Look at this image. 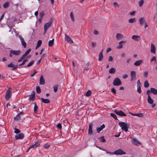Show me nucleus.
Returning <instances> with one entry per match:
<instances>
[{
  "mask_svg": "<svg viewBox=\"0 0 157 157\" xmlns=\"http://www.w3.org/2000/svg\"><path fill=\"white\" fill-rule=\"evenodd\" d=\"M59 86V85L56 84L53 86V90L55 92H56L57 91Z\"/></svg>",
  "mask_w": 157,
  "mask_h": 157,
  "instance_id": "nucleus-27",
  "label": "nucleus"
},
{
  "mask_svg": "<svg viewBox=\"0 0 157 157\" xmlns=\"http://www.w3.org/2000/svg\"><path fill=\"white\" fill-rule=\"evenodd\" d=\"M132 141L134 144L136 146L140 144V142L135 138H132Z\"/></svg>",
  "mask_w": 157,
  "mask_h": 157,
  "instance_id": "nucleus-13",
  "label": "nucleus"
},
{
  "mask_svg": "<svg viewBox=\"0 0 157 157\" xmlns=\"http://www.w3.org/2000/svg\"><path fill=\"white\" fill-rule=\"evenodd\" d=\"M45 83L43 75H41L40 79V85H44Z\"/></svg>",
  "mask_w": 157,
  "mask_h": 157,
  "instance_id": "nucleus-18",
  "label": "nucleus"
},
{
  "mask_svg": "<svg viewBox=\"0 0 157 157\" xmlns=\"http://www.w3.org/2000/svg\"><path fill=\"white\" fill-rule=\"evenodd\" d=\"M36 90L37 93L39 94L41 92V90L39 86H37L36 87Z\"/></svg>",
  "mask_w": 157,
  "mask_h": 157,
  "instance_id": "nucleus-34",
  "label": "nucleus"
},
{
  "mask_svg": "<svg viewBox=\"0 0 157 157\" xmlns=\"http://www.w3.org/2000/svg\"><path fill=\"white\" fill-rule=\"evenodd\" d=\"M147 102L150 104H152L153 103V101L150 95H148Z\"/></svg>",
  "mask_w": 157,
  "mask_h": 157,
  "instance_id": "nucleus-24",
  "label": "nucleus"
},
{
  "mask_svg": "<svg viewBox=\"0 0 157 157\" xmlns=\"http://www.w3.org/2000/svg\"><path fill=\"white\" fill-rule=\"evenodd\" d=\"M132 38L134 40L137 41H138L140 39V36L137 35H133L132 36Z\"/></svg>",
  "mask_w": 157,
  "mask_h": 157,
  "instance_id": "nucleus-16",
  "label": "nucleus"
},
{
  "mask_svg": "<svg viewBox=\"0 0 157 157\" xmlns=\"http://www.w3.org/2000/svg\"><path fill=\"white\" fill-rule=\"evenodd\" d=\"M65 39L68 43L70 44H71L73 43V40L69 37V36L66 34H65Z\"/></svg>",
  "mask_w": 157,
  "mask_h": 157,
  "instance_id": "nucleus-14",
  "label": "nucleus"
},
{
  "mask_svg": "<svg viewBox=\"0 0 157 157\" xmlns=\"http://www.w3.org/2000/svg\"><path fill=\"white\" fill-rule=\"evenodd\" d=\"M116 37L117 40H119L123 38V35L121 34L117 33L116 34Z\"/></svg>",
  "mask_w": 157,
  "mask_h": 157,
  "instance_id": "nucleus-23",
  "label": "nucleus"
},
{
  "mask_svg": "<svg viewBox=\"0 0 157 157\" xmlns=\"http://www.w3.org/2000/svg\"><path fill=\"white\" fill-rule=\"evenodd\" d=\"M141 86V83L140 82V79H139L137 82V86Z\"/></svg>",
  "mask_w": 157,
  "mask_h": 157,
  "instance_id": "nucleus-55",
  "label": "nucleus"
},
{
  "mask_svg": "<svg viewBox=\"0 0 157 157\" xmlns=\"http://www.w3.org/2000/svg\"><path fill=\"white\" fill-rule=\"evenodd\" d=\"M22 44L25 48H26L27 46L26 43L25 42L24 39L21 41Z\"/></svg>",
  "mask_w": 157,
  "mask_h": 157,
  "instance_id": "nucleus-33",
  "label": "nucleus"
},
{
  "mask_svg": "<svg viewBox=\"0 0 157 157\" xmlns=\"http://www.w3.org/2000/svg\"><path fill=\"white\" fill-rule=\"evenodd\" d=\"M154 60L155 61H156V57L155 56H153L152 58L151 59V62H152V61H154Z\"/></svg>",
  "mask_w": 157,
  "mask_h": 157,
  "instance_id": "nucleus-58",
  "label": "nucleus"
},
{
  "mask_svg": "<svg viewBox=\"0 0 157 157\" xmlns=\"http://www.w3.org/2000/svg\"><path fill=\"white\" fill-rule=\"evenodd\" d=\"M36 98L35 96H32V97H29V101H34L35 100Z\"/></svg>",
  "mask_w": 157,
  "mask_h": 157,
  "instance_id": "nucleus-42",
  "label": "nucleus"
},
{
  "mask_svg": "<svg viewBox=\"0 0 157 157\" xmlns=\"http://www.w3.org/2000/svg\"><path fill=\"white\" fill-rule=\"evenodd\" d=\"M41 100L44 103H49L50 102V101L48 99H45L41 98Z\"/></svg>",
  "mask_w": 157,
  "mask_h": 157,
  "instance_id": "nucleus-22",
  "label": "nucleus"
},
{
  "mask_svg": "<svg viewBox=\"0 0 157 157\" xmlns=\"http://www.w3.org/2000/svg\"><path fill=\"white\" fill-rule=\"evenodd\" d=\"M113 84L115 86H119L121 85L122 83L120 79L118 78L117 77L114 79Z\"/></svg>",
  "mask_w": 157,
  "mask_h": 157,
  "instance_id": "nucleus-4",
  "label": "nucleus"
},
{
  "mask_svg": "<svg viewBox=\"0 0 157 157\" xmlns=\"http://www.w3.org/2000/svg\"><path fill=\"white\" fill-rule=\"evenodd\" d=\"M27 56V55L25 53V54H24L21 57L24 59Z\"/></svg>",
  "mask_w": 157,
  "mask_h": 157,
  "instance_id": "nucleus-64",
  "label": "nucleus"
},
{
  "mask_svg": "<svg viewBox=\"0 0 157 157\" xmlns=\"http://www.w3.org/2000/svg\"><path fill=\"white\" fill-rule=\"evenodd\" d=\"M136 21V19L135 18H133L129 19L128 20V22L130 23H134Z\"/></svg>",
  "mask_w": 157,
  "mask_h": 157,
  "instance_id": "nucleus-28",
  "label": "nucleus"
},
{
  "mask_svg": "<svg viewBox=\"0 0 157 157\" xmlns=\"http://www.w3.org/2000/svg\"><path fill=\"white\" fill-rule=\"evenodd\" d=\"M116 69L113 67H112L109 70V72L111 74H113L115 73Z\"/></svg>",
  "mask_w": 157,
  "mask_h": 157,
  "instance_id": "nucleus-25",
  "label": "nucleus"
},
{
  "mask_svg": "<svg viewBox=\"0 0 157 157\" xmlns=\"http://www.w3.org/2000/svg\"><path fill=\"white\" fill-rule=\"evenodd\" d=\"M107 153L111 154H115L117 155H122L126 154L125 152L122 149H121L115 151L114 153L108 152H107Z\"/></svg>",
  "mask_w": 157,
  "mask_h": 157,
  "instance_id": "nucleus-3",
  "label": "nucleus"
},
{
  "mask_svg": "<svg viewBox=\"0 0 157 157\" xmlns=\"http://www.w3.org/2000/svg\"><path fill=\"white\" fill-rule=\"evenodd\" d=\"M92 46L94 48L95 47L96 45V44L95 43L92 42H91Z\"/></svg>",
  "mask_w": 157,
  "mask_h": 157,
  "instance_id": "nucleus-63",
  "label": "nucleus"
},
{
  "mask_svg": "<svg viewBox=\"0 0 157 157\" xmlns=\"http://www.w3.org/2000/svg\"><path fill=\"white\" fill-rule=\"evenodd\" d=\"M149 84L148 81L145 80L144 82V87L145 88H147L149 86Z\"/></svg>",
  "mask_w": 157,
  "mask_h": 157,
  "instance_id": "nucleus-36",
  "label": "nucleus"
},
{
  "mask_svg": "<svg viewBox=\"0 0 157 157\" xmlns=\"http://www.w3.org/2000/svg\"><path fill=\"white\" fill-rule=\"evenodd\" d=\"M10 52H11L13 55L16 56H18L20 54L21 52L20 50L15 51L11 50L10 51Z\"/></svg>",
  "mask_w": 157,
  "mask_h": 157,
  "instance_id": "nucleus-8",
  "label": "nucleus"
},
{
  "mask_svg": "<svg viewBox=\"0 0 157 157\" xmlns=\"http://www.w3.org/2000/svg\"><path fill=\"white\" fill-rule=\"evenodd\" d=\"M34 61L32 60L30 63H29L27 65V67H29L32 66L34 63Z\"/></svg>",
  "mask_w": 157,
  "mask_h": 157,
  "instance_id": "nucleus-39",
  "label": "nucleus"
},
{
  "mask_svg": "<svg viewBox=\"0 0 157 157\" xmlns=\"http://www.w3.org/2000/svg\"><path fill=\"white\" fill-rule=\"evenodd\" d=\"M130 76L131 77L130 81L131 82L135 80L136 79V72L134 71H131Z\"/></svg>",
  "mask_w": 157,
  "mask_h": 157,
  "instance_id": "nucleus-6",
  "label": "nucleus"
},
{
  "mask_svg": "<svg viewBox=\"0 0 157 157\" xmlns=\"http://www.w3.org/2000/svg\"><path fill=\"white\" fill-rule=\"evenodd\" d=\"M9 6V3L8 2H7L3 5V7L4 8H7Z\"/></svg>",
  "mask_w": 157,
  "mask_h": 157,
  "instance_id": "nucleus-30",
  "label": "nucleus"
},
{
  "mask_svg": "<svg viewBox=\"0 0 157 157\" xmlns=\"http://www.w3.org/2000/svg\"><path fill=\"white\" fill-rule=\"evenodd\" d=\"M7 67H12V70H14L17 68L18 67V65H14L13 63H11L7 65Z\"/></svg>",
  "mask_w": 157,
  "mask_h": 157,
  "instance_id": "nucleus-10",
  "label": "nucleus"
},
{
  "mask_svg": "<svg viewBox=\"0 0 157 157\" xmlns=\"http://www.w3.org/2000/svg\"><path fill=\"white\" fill-rule=\"evenodd\" d=\"M111 91L114 94H116L117 93L116 91L114 88H112L111 90Z\"/></svg>",
  "mask_w": 157,
  "mask_h": 157,
  "instance_id": "nucleus-47",
  "label": "nucleus"
},
{
  "mask_svg": "<svg viewBox=\"0 0 157 157\" xmlns=\"http://www.w3.org/2000/svg\"><path fill=\"white\" fill-rule=\"evenodd\" d=\"M57 127L59 128V129H61L62 128V125L61 123L58 124L57 125Z\"/></svg>",
  "mask_w": 157,
  "mask_h": 157,
  "instance_id": "nucleus-51",
  "label": "nucleus"
},
{
  "mask_svg": "<svg viewBox=\"0 0 157 157\" xmlns=\"http://www.w3.org/2000/svg\"><path fill=\"white\" fill-rule=\"evenodd\" d=\"M54 39H53L52 40H50L48 42V46H52L54 45Z\"/></svg>",
  "mask_w": 157,
  "mask_h": 157,
  "instance_id": "nucleus-26",
  "label": "nucleus"
},
{
  "mask_svg": "<svg viewBox=\"0 0 157 157\" xmlns=\"http://www.w3.org/2000/svg\"><path fill=\"white\" fill-rule=\"evenodd\" d=\"M91 91L88 90L86 94L85 95L86 96H89L91 95Z\"/></svg>",
  "mask_w": 157,
  "mask_h": 157,
  "instance_id": "nucleus-40",
  "label": "nucleus"
},
{
  "mask_svg": "<svg viewBox=\"0 0 157 157\" xmlns=\"http://www.w3.org/2000/svg\"><path fill=\"white\" fill-rule=\"evenodd\" d=\"M118 124L121 127V129L125 132L128 131V127L127 124L124 122H120Z\"/></svg>",
  "mask_w": 157,
  "mask_h": 157,
  "instance_id": "nucleus-2",
  "label": "nucleus"
},
{
  "mask_svg": "<svg viewBox=\"0 0 157 157\" xmlns=\"http://www.w3.org/2000/svg\"><path fill=\"white\" fill-rule=\"evenodd\" d=\"M105 126L104 124H103L100 127H98L97 128V132L99 133L104 128H105Z\"/></svg>",
  "mask_w": 157,
  "mask_h": 157,
  "instance_id": "nucleus-17",
  "label": "nucleus"
},
{
  "mask_svg": "<svg viewBox=\"0 0 157 157\" xmlns=\"http://www.w3.org/2000/svg\"><path fill=\"white\" fill-rule=\"evenodd\" d=\"M35 147L34 144H33L32 145H31V146H30L29 147V149L27 150L26 151V152H28V151L31 148H34Z\"/></svg>",
  "mask_w": 157,
  "mask_h": 157,
  "instance_id": "nucleus-49",
  "label": "nucleus"
},
{
  "mask_svg": "<svg viewBox=\"0 0 157 157\" xmlns=\"http://www.w3.org/2000/svg\"><path fill=\"white\" fill-rule=\"evenodd\" d=\"M113 60V58L112 56H110L109 57V58L108 59V61L109 62H110L112 61Z\"/></svg>",
  "mask_w": 157,
  "mask_h": 157,
  "instance_id": "nucleus-59",
  "label": "nucleus"
},
{
  "mask_svg": "<svg viewBox=\"0 0 157 157\" xmlns=\"http://www.w3.org/2000/svg\"><path fill=\"white\" fill-rule=\"evenodd\" d=\"M144 0H140L138 2L139 5L140 7L142 6L144 4Z\"/></svg>",
  "mask_w": 157,
  "mask_h": 157,
  "instance_id": "nucleus-38",
  "label": "nucleus"
},
{
  "mask_svg": "<svg viewBox=\"0 0 157 157\" xmlns=\"http://www.w3.org/2000/svg\"><path fill=\"white\" fill-rule=\"evenodd\" d=\"M115 113L117 115L121 116H126V114L121 110L118 111L117 110H114Z\"/></svg>",
  "mask_w": 157,
  "mask_h": 157,
  "instance_id": "nucleus-7",
  "label": "nucleus"
},
{
  "mask_svg": "<svg viewBox=\"0 0 157 157\" xmlns=\"http://www.w3.org/2000/svg\"><path fill=\"white\" fill-rule=\"evenodd\" d=\"M144 19L143 17L139 19L140 24V25H142L143 24L144 22Z\"/></svg>",
  "mask_w": 157,
  "mask_h": 157,
  "instance_id": "nucleus-32",
  "label": "nucleus"
},
{
  "mask_svg": "<svg viewBox=\"0 0 157 157\" xmlns=\"http://www.w3.org/2000/svg\"><path fill=\"white\" fill-rule=\"evenodd\" d=\"M103 50L102 49L101 50V52L99 53V58L98 59V60L99 61H101L103 59Z\"/></svg>",
  "mask_w": 157,
  "mask_h": 157,
  "instance_id": "nucleus-20",
  "label": "nucleus"
},
{
  "mask_svg": "<svg viewBox=\"0 0 157 157\" xmlns=\"http://www.w3.org/2000/svg\"><path fill=\"white\" fill-rule=\"evenodd\" d=\"M10 89L11 88H9L6 91V94L5 97L6 100H9L11 96V92L10 90Z\"/></svg>",
  "mask_w": 157,
  "mask_h": 157,
  "instance_id": "nucleus-5",
  "label": "nucleus"
},
{
  "mask_svg": "<svg viewBox=\"0 0 157 157\" xmlns=\"http://www.w3.org/2000/svg\"><path fill=\"white\" fill-rule=\"evenodd\" d=\"M53 21V19L51 18L50 21L46 23L44 26V34L46 33L48 29L51 26Z\"/></svg>",
  "mask_w": 157,
  "mask_h": 157,
  "instance_id": "nucleus-1",
  "label": "nucleus"
},
{
  "mask_svg": "<svg viewBox=\"0 0 157 157\" xmlns=\"http://www.w3.org/2000/svg\"><path fill=\"white\" fill-rule=\"evenodd\" d=\"M35 92L33 90L32 92V94L30 95V96H35Z\"/></svg>",
  "mask_w": 157,
  "mask_h": 157,
  "instance_id": "nucleus-62",
  "label": "nucleus"
},
{
  "mask_svg": "<svg viewBox=\"0 0 157 157\" xmlns=\"http://www.w3.org/2000/svg\"><path fill=\"white\" fill-rule=\"evenodd\" d=\"M42 41L41 40H39L37 41V44L39 46H40V45L41 44H42Z\"/></svg>",
  "mask_w": 157,
  "mask_h": 157,
  "instance_id": "nucleus-53",
  "label": "nucleus"
},
{
  "mask_svg": "<svg viewBox=\"0 0 157 157\" xmlns=\"http://www.w3.org/2000/svg\"><path fill=\"white\" fill-rule=\"evenodd\" d=\"M130 113L133 116H137L139 117H142L143 116V115L142 113H140L138 114L137 113Z\"/></svg>",
  "mask_w": 157,
  "mask_h": 157,
  "instance_id": "nucleus-19",
  "label": "nucleus"
},
{
  "mask_svg": "<svg viewBox=\"0 0 157 157\" xmlns=\"http://www.w3.org/2000/svg\"><path fill=\"white\" fill-rule=\"evenodd\" d=\"M28 61V59H27V58H25V59H24L23 60V61L22 62V63L24 64H25V63L27 62Z\"/></svg>",
  "mask_w": 157,
  "mask_h": 157,
  "instance_id": "nucleus-54",
  "label": "nucleus"
},
{
  "mask_svg": "<svg viewBox=\"0 0 157 157\" xmlns=\"http://www.w3.org/2000/svg\"><path fill=\"white\" fill-rule=\"evenodd\" d=\"M40 142L39 143L38 141H36L35 144H34L35 147H36L39 145L40 144Z\"/></svg>",
  "mask_w": 157,
  "mask_h": 157,
  "instance_id": "nucleus-45",
  "label": "nucleus"
},
{
  "mask_svg": "<svg viewBox=\"0 0 157 157\" xmlns=\"http://www.w3.org/2000/svg\"><path fill=\"white\" fill-rule=\"evenodd\" d=\"M150 52L151 53L155 54V45L151 43V48Z\"/></svg>",
  "mask_w": 157,
  "mask_h": 157,
  "instance_id": "nucleus-12",
  "label": "nucleus"
},
{
  "mask_svg": "<svg viewBox=\"0 0 157 157\" xmlns=\"http://www.w3.org/2000/svg\"><path fill=\"white\" fill-rule=\"evenodd\" d=\"M148 75V71H145L144 73V75L145 78H146Z\"/></svg>",
  "mask_w": 157,
  "mask_h": 157,
  "instance_id": "nucleus-48",
  "label": "nucleus"
},
{
  "mask_svg": "<svg viewBox=\"0 0 157 157\" xmlns=\"http://www.w3.org/2000/svg\"><path fill=\"white\" fill-rule=\"evenodd\" d=\"M20 119L21 117L19 115V114H18L14 118V119L16 121L20 120Z\"/></svg>",
  "mask_w": 157,
  "mask_h": 157,
  "instance_id": "nucleus-35",
  "label": "nucleus"
},
{
  "mask_svg": "<svg viewBox=\"0 0 157 157\" xmlns=\"http://www.w3.org/2000/svg\"><path fill=\"white\" fill-rule=\"evenodd\" d=\"M50 147V145L49 144H46L44 146V147L45 148L48 149V148Z\"/></svg>",
  "mask_w": 157,
  "mask_h": 157,
  "instance_id": "nucleus-56",
  "label": "nucleus"
},
{
  "mask_svg": "<svg viewBox=\"0 0 157 157\" xmlns=\"http://www.w3.org/2000/svg\"><path fill=\"white\" fill-rule=\"evenodd\" d=\"M141 86H137V90L138 92L139 93H141Z\"/></svg>",
  "mask_w": 157,
  "mask_h": 157,
  "instance_id": "nucleus-43",
  "label": "nucleus"
},
{
  "mask_svg": "<svg viewBox=\"0 0 157 157\" xmlns=\"http://www.w3.org/2000/svg\"><path fill=\"white\" fill-rule=\"evenodd\" d=\"M14 133L16 134H18L20 132V131L17 128H14Z\"/></svg>",
  "mask_w": 157,
  "mask_h": 157,
  "instance_id": "nucleus-44",
  "label": "nucleus"
},
{
  "mask_svg": "<svg viewBox=\"0 0 157 157\" xmlns=\"http://www.w3.org/2000/svg\"><path fill=\"white\" fill-rule=\"evenodd\" d=\"M123 45L121 44H119V45L117 47V49H120L122 48Z\"/></svg>",
  "mask_w": 157,
  "mask_h": 157,
  "instance_id": "nucleus-52",
  "label": "nucleus"
},
{
  "mask_svg": "<svg viewBox=\"0 0 157 157\" xmlns=\"http://www.w3.org/2000/svg\"><path fill=\"white\" fill-rule=\"evenodd\" d=\"M70 17L71 19L73 21H75V18L74 16V14L72 12H71L70 13Z\"/></svg>",
  "mask_w": 157,
  "mask_h": 157,
  "instance_id": "nucleus-37",
  "label": "nucleus"
},
{
  "mask_svg": "<svg viewBox=\"0 0 157 157\" xmlns=\"http://www.w3.org/2000/svg\"><path fill=\"white\" fill-rule=\"evenodd\" d=\"M38 106L35 103L34 107V111L35 113H37L38 112Z\"/></svg>",
  "mask_w": 157,
  "mask_h": 157,
  "instance_id": "nucleus-29",
  "label": "nucleus"
},
{
  "mask_svg": "<svg viewBox=\"0 0 157 157\" xmlns=\"http://www.w3.org/2000/svg\"><path fill=\"white\" fill-rule=\"evenodd\" d=\"M151 92L154 95L157 94V90L154 88H151Z\"/></svg>",
  "mask_w": 157,
  "mask_h": 157,
  "instance_id": "nucleus-21",
  "label": "nucleus"
},
{
  "mask_svg": "<svg viewBox=\"0 0 157 157\" xmlns=\"http://www.w3.org/2000/svg\"><path fill=\"white\" fill-rule=\"evenodd\" d=\"M37 71L36 70H34L33 71V73L32 74H31L30 76L31 77H33L37 73Z\"/></svg>",
  "mask_w": 157,
  "mask_h": 157,
  "instance_id": "nucleus-46",
  "label": "nucleus"
},
{
  "mask_svg": "<svg viewBox=\"0 0 157 157\" xmlns=\"http://www.w3.org/2000/svg\"><path fill=\"white\" fill-rule=\"evenodd\" d=\"M110 116L114 118L116 120H117L118 119L116 115L115 114L113 113H111L110 114Z\"/></svg>",
  "mask_w": 157,
  "mask_h": 157,
  "instance_id": "nucleus-41",
  "label": "nucleus"
},
{
  "mask_svg": "<svg viewBox=\"0 0 157 157\" xmlns=\"http://www.w3.org/2000/svg\"><path fill=\"white\" fill-rule=\"evenodd\" d=\"M100 140V141L103 143H105L106 142V140L104 139V136H102L99 137V138Z\"/></svg>",
  "mask_w": 157,
  "mask_h": 157,
  "instance_id": "nucleus-31",
  "label": "nucleus"
},
{
  "mask_svg": "<svg viewBox=\"0 0 157 157\" xmlns=\"http://www.w3.org/2000/svg\"><path fill=\"white\" fill-rule=\"evenodd\" d=\"M31 51V48H29L27 51L25 53L27 55H28Z\"/></svg>",
  "mask_w": 157,
  "mask_h": 157,
  "instance_id": "nucleus-50",
  "label": "nucleus"
},
{
  "mask_svg": "<svg viewBox=\"0 0 157 157\" xmlns=\"http://www.w3.org/2000/svg\"><path fill=\"white\" fill-rule=\"evenodd\" d=\"M24 134L22 133H20L15 136V138L16 140L22 139L24 137Z\"/></svg>",
  "mask_w": 157,
  "mask_h": 157,
  "instance_id": "nucleus-9",
  "label": "nucleus"
},
{
  "mask_svg": "<svg viewBox=\"0 0 157 157\" xmlns=\"http://www.w3.org/2000/svg\"><path fill=\"white\" fill-rule=\"evenodd\" d=\"M143 63V60H139L134 63V65L135 66H138L140 65Z\"/></svg>",
  "mask_w": 157,
  "mask_h": 157,
  "instance_id": "nucleus-15",
  "label": "nucleus"
},
{
  "mask_svg": "<svg viewBox=\"0 0 157 157\" xmlns=\"http://www.w3.org/2000/svg\"><path fill=\"white\" fill-rule=\"evenodd\" d=\"M122 77L124 79H125L128 77V75L127 74H125L123 75L122 76Z\"/></svg>",
  "mask_w": 157,
  "mask_h": 157,
  "instance_id": "nucleus-60",
  "label": "nucleus"
},
{
  "mask_svg": "<svg viewBox=\"0 0 157 157\" xmlns=\"http://www.w3.org/2000/svg\"><path fill=\"white\" fill-rule=\"evenodd\" d=\"M93 124L92 123H90L89 125V128L88 130V134L91 135L93 133L92 127Z\"/></svg>",
  "mask_w": 157,
  "mask_h": 157,
  "instance_id": "nucleus-11",
  "label": "nucleus"
},
{
  "mask_svg": "<svg viewBox=\"0 0 157 157\" xmlns=\"http://www.w3.org/2000/svg\"><path fill=\"white\" fill-rule=\"evenodd\" d=\"M136 13V11H133L132 12L130 13V14L131 15L133 16V15H134Z\"/></svg>",
  "mask_w": 157,
  "mask_h": 157,
  "instance_id": "nucleus-61",
  "label": "nucleus"
},
{
  "mask_svg": "<svg viewBox=\"0 0 157 157\" xmlns=\"http://www.w3.org/2000/svg\"><path fill=\"white\" fill-rule=\"evenodd\" d=\"M44 15V13L43 12H42L40 13L39 16L40 17L42 18Z\"/></svg>",
  "mask_w": 157,
  "mask_h": 157,
  "instance_id": "nucleus-57",
  "label": "nucleus"
}]
</instances>
